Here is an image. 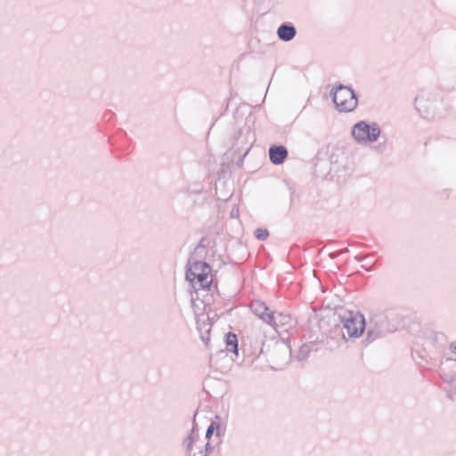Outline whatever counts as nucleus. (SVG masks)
Listing matches in <instances>:
<instances>
[{
    "label": "nucleus",
    "instance_id": "f257e3e1",
    "mask_svg": "<svg viewBox=\"0 0 456 456\" xmlns=\"http://www.w3.org/2000/svg\"><path fill=\"white\" fill-rule=\"evenodd\" d=\"M341 322L342 327L336 326L334 333L338 332V335H341V339L344 341L346 340L344 330L349 338H359L366 327L364 316L360 313L349 312L342 317Z\"/></svg>",
    "mask_w": 456,
    "mask_h": 456
},
{
    "label": "nucleus",
    "instance_id": "f03ea898",
    "mask_svg": "<svg viewBox=\"0 0 456 456\" xmlns=\"http://www.w3.org/2000/svg\"><path fill=\"white\" fill-rule=\"evenodd\" d=\"M351 134L360 144L373 143L380 136L381 129L376 122L360 120L353 126Z\"/></svg>",
    "mask_w": 456,
    "mask_h": 456
},
{
    "label": "nucleus",
    "instance_id": "7ed1b4c3",
    "mask_svg": "<svg viewBox=\"0 0 456 456\" xmlns=\"http://www.w3.org/2000/svg\"><path fill=\"white\" fill-rule=\"evenodd\" d=\"M331 95L332 101L339 111L349 112L357 107V95L350 86L339 84L331 92Z\"/></svg>",
    "mask_w": 456,
    "mask_h": 456
},
{
    "label": "nucleus",
    "instance_id": "20e7f679",
    "mask_svg": "<svg viewBox=\"0 0 456 456\" xmlns=\"http://www.w3.org/2000/svg\"><path fill=\"white\" fill-rule=\"evenodd\" d=\"M393 331L388 317L385 313L372 314L367 326L366 340L371 343Z\"/></svg>",
    "mask_w": 456,
    "mask_h": 456
},
{
    "label": "nucleus",
    "instance_id": "39448f33",
    "mask_svg": "<svg viewBox=\"0 0 456 456\" xmlns=\"http://www.w3.org/2000/svg\"><path fill=\"white\" fill-rule=\"evenodd\" d=\"M436 101V94L428 90H422L415 97V109L418 110V112L422 118L426 119H430L434 117V107Z\"/></svg>",
    "mask_w": 456,
    "mask_h": 456
},
{
    "label": "nucleus",
    "instance_id": "423d86ee",
    "mask_svg": "<svg viewBox=\"0 0 456 456\" xmlns=\"http://www.w3.org/2000/svg\"><path fill=\"white\" fill-rule=\"evenodd\" d=\"M267 356L272 363L281 367L289 360L290 348L283 342L275 341L273 343L272 347L268 349Z\"/></svg>",
    "mask_w": 456,
    "mask_h": 456
},
{
    "label": "nucleus",
    "instance_id": "0eeeda50",
    "mask_svg": "<svg viewBox=\"0 0 456 456\" xmlns=\"http://www.w3.org/2000/svg\"><path fill=\"white\" fill-rule=\"evenodd\" d=\"M292 316L287 313L273 311L267 317V324L273 326L277 332H287L295 326Z\"/></svg>",
    "mask_w": 456,
    "mask_h": 456
},
{
    "label": "nucleus",
    "instance_id": "6e6552de",
    "mask_svg": "<svg viewBox=\"0 0 456 456\" xmlns=\"http://www.w3.org/2000/svg\"><path fill=\"white\" fill-rule=\"evenodd\" d=\"M225 350L217 351L216 354H210V362H216V358L226 354V352H232L238 355V338L237 335L232 332H228L224 336Z\"/></svg>",
    "mask_w": 456,
    "mask_h": 456
},
{
    "label": "nucleus",
    "instance_id": "1a4fd4ad",
    "mask_svg": "<svg viewBox=\"0 0 456 456\" xmlns=\"http://www.w3.org/2000/svg\"><path fill=\"white\" fill-rule=\"evenodd\" d=\"M234 143L232 147H236L237 149L243 148L242 144H249L250 146L255 141V134L251 131L249 126H247L243 129H238L233 135Z\"/></svg>",
    "mask_w": 456,
    "mask_h": 456
},
{
    "label": "nucleus",
    "instance_id": "9d476101",
    "mask_svg": "<svg viewBox=\"0 0 456 456\" xmlns=\"http://www.w3.org/2000/svg\"><path fill=\"white\" fill-rule=\"evenodd\" d=\"M188 269L186 270V279L190 281L191 283H193V276H195L199 273L203 272H211L210 265L202 261H193L191 260L188 261Z\"/></svg>",
    "mask_w": 456,
    "mask_h": 456
},
{
    "label": "nucleus",
    "instance_id": "9b49d317",
    "mask_svg": "<svg viewBox=\"0 0 456 456\" xmlns=\"http://www.w3.org/2000/svg\"><path fill=\"white\" fill-rule=\"evenodd\" d=\"M277 37L283 42H289L297 35L296 27L291 22H283L277 28Z\"/></svg>",
    "mask_w": 456,
    "mask_h": 456
},
{
    "label": "nucleus",
    "instance_id": "f8f14e48",
    "mask_svg": "<svg viewBox=\"0 0 456 456\" xmlns=\"http://www.w3.org/2000/svg\"><path fill=\"white\" fill-rule=\"evenodd\" d=\"M288 150L283 145H272L269 148V159L274 165H281L288 157Z\"/></svg>",
    "mask_w": 456,
    "mask_h": 456
},
{
    "label": "nucleus",
    "instance_id": "ddd939ff",
    "mask_svg": "<svg viewBox=\"0 0 456 456\" xmlns=\"http://www.w3.org/2000/svg\"><path fill=\"white\" fill-rule=\"evenodd\" d=\"M251 311L261 320L267 323V317L271 316L272 312L265 302L254 300L250 304Z\"/></svg>",
    "mask_w": 456,
    "mask_h": 456
},
{
    "label": "nucleus",
    "instance_id": "4468645a",
    "mask_svg": "<svg viewBox=\"0 0 456 456\" xmlns=\"http://www.w3.org/2000/svg\"><path fill=\"white\" fill-rule=\"evenodd\" d=\"M211 272L199 273L193 276V287L199 286L202 289H209L212 283Z\"/></svg>",
    "mask_w": 456,
    "mask_h": 456
},
{
    "label": "nucleus",
    "instance_id": "2eb2a0df",
    "mask_svg": "<svg viewBox=\"0 0 456 456\" xmlns=\"http://www.w3.org/2000/svg\"><path fill=\"white\" fill-rule=\"evenodd\" d=\"M195 441L194 428L191 430V433L183 440L182 446L185 452L186 456H195L192 454V445Z\"/></svg>",
    "mask_w": 456,
    "mask_h": 456
},
{
    "label": "nucleus",
    "instance_id": "dca6fc26",
    "mask_svg": "<svg viewBox=\"0 0 456 456\" xmlns=\"http://www.w3.org/2000/svg\"><path fill=\"white\" fill-rule=\"evenodd\" d=\"M199 330H200V338L201 340L205 343V345L208 346V343H209V340H210V338H209V333H210V327H209V324H205L204 322L199 326Z\"/></svg>",
    "mask_w": 456,
    "mask_h": 456
},
{
    "label": "nucleus",
    "instance_id": "f3484780",
    "mask_svg": "<svg viewBox=\"0 0 456 456\" xmlns=\"http://www.w3.org/2000/svg\"><path fill=\"white\" fill-rule=\"evenodd\" d=\"M215 431H216V436H221L222 430H221L220 424L217 421H212L211 424L208 426V428L206 431V438L209 440Z\"/></svg>",
    "mask_w": 456,
    "mask_h": 456
},
{
    "label": "nucleus",
    "instance_id": "a211bd4d",
    "mask_svg": "<svg viewBox=\"0 0 456 456\" xmlns=\"http://www.w3.org/2000/svg\"><path fill=\"white\" fill-rule=\"evenodd\" d=\"M313 348V345H308V344H303L299 349H298V352H297V358L299 360V361H304L307 358V356L309 355L311 350Z\"/></svg>",
    "mask_w": 456,
    "mask_h": 456
},
{
    "label": "nucleus",
    "instance_id": "6ab92c4d",
    "mask_svg": "<svg viewBox=\"0 0 456 456\" xmlns=\"http://www.w3.org/2000/svg\"><path fill=\"white\" fill-rule=\"evenodd\" d=\"M255 236L259 240H265L269 236V232L266 229L257 228L255 231Z\"/></svg>",
    "mask_w": 456,
    "mask_h": 456
},
{
    "label": "nucleus",
    "instance_id": "aec40b11",
    "mask_svg": "<svg viewBox=\"0 0 456 456\" xmlns=\"http://www.w3.org/2000/svg\"><path fill=\"white\" fill-rule=\"evenodd\" d=\"M372 254H370V255H366V256H361V255H357L354 256V259L357 261V262H362L363 261L364 259H367L368 257L371 256Z\"/></svg>",
    "mask_w": 456,
    "mask_h": 456
},
{
    "label": "nucleus",
    "instance_id": "412c9836",
    "mask_svg": "<svg viewBox=\"0 0 456 456\" xmlns=\"http://www.w3.org/2000/svg\"><path fill=\"white\" fill-rule=\"evenodd\" d=\"M213 451V447L212 445L210 444L209 442H208L206 444H205V447H204V452L205 453H208V452H211Z\"/></svg>",
    "mask_w": 456,
    "mask_h": 456
},
{
    "label": "nucleus",
    "instance_id": "4be33fe9",
    "mask_svg": "<svg viewBox=\"0 0 456 456\" xmlns=\"http://www.w3.org/2000/svg\"><path fill=\"white\" fill-rule=\"evenodd\" d=\"M362 268L368 271V272H371L373 270V265H362Z\"/></svg>",
    "mask_w": 456,
    "mask_h": 456
},
{
    "label": "nucleus",
    "instance_id": "5701e85b",
    "mask_svg": "<svg viewBox=\"0 0 456 456\" xmlns=\"http://www.w3.org/2000/svg\"><path fill=\"white\" fill-rule=\"evenodd\" d=\"M338 256H340V255H339V253H338V251H337V252H333V253H330V257L331 259H335V258H337Z\"/></svg>",
    "mask_w": 456,
    "mask_h": 456
},
{
    "label": "nucleus",
    "instance_id": "b1692460",
    "mask_svg": "<svg viewBox=\"0 0 456 456\" xmlns=\"http://www.w3.org/2000/svg\"><path fill=\"white\" fill-rule=\"evenodd\" d=\"M204 240H205L204 238L200 240V241L198 244V248H205V246L203 244Z\"/></svg>",
    "mask_w": 456,
    "mask_h": 456
},
{
    "label": "nucleus",
    "instance_id": "393cba45",
    "mask_svg": "<svg viewBox=\"0 0 456 456\" xmlns=\"http://www.w3.org/2000/svg\"><path fill=\"white\" fill-rule=\"evenodd\" d=\"M348 251H349L348 248H343V249L339 250L338 253H339V255H342L344 253H347Z\"/></svg>",
    "mask_w": 456,
    "mask_h": 456
},
{
    "label": "nucleus",
    "instance_id": "a878e982",
    "mask_svg": "<svg viewBox=\"0 0 456 456\" xmlns=\"http://www.w3.org/2000/svg\"><path fill=\"white\" fill-rule=\"evenodd\" d=\"M384 148H385V144H383V145L379 144L376 149L379 151H382L384 150Z\"/></svg>",
    "mask_w": 456,
    "mask_h": 456
},
{
    "label": "nucleus",
    "instance_id": "bb28decb",
    "mask_svg": "<svg viewBox=\"0 0 456 456\" xmlns=\"http://www.w3.org/2000/svg\"><path fill=\"white\" fill-rule=\"evenodd\" d=\"M249 149H250V146L246 150L245 153L242 156L243 158L246 157V155L248 153Z\"/></svg>",
    "mask_w": 456,
    "mask_h": 456
},
{
    "label": "nucleus",
    "instance_id": "cd10ccee",
    "mask_svg": "<svg viewBox=\"0 0 456 456\" xmlns=\"http://www.w3.org/2000/svg\"><path fill=\"white\" fill-rule=\"evenodd\" d=\"M236 212H234V209L232 210L231 216L232 217H235Z\"/></svg>",
    "mask_w": 456,
    "mask_h": 456
},
{
    "label": "nucleus",
    "instance_id": "c85d7f7f",
    "mask_svg": "<svg viewBox=\"0 0 456 456\" xmlns=\"http://www.w3.org/2000/svg\"><path fill=\"white\" fill-rule=\"evenodd\" d=\"M236 212H234V209L232 210L231 216L232 217H235Z\"/></svg>",
    "mask_w": 456,
    "mask_h": 456
},
{
    "label": "nucleus",
    "instance_id": "c756f323",
    "mask_svg": "<svg viewBox=\"0 0 456 456\" xmlns=\"http://www.w3.org/2000/svg\"><path fill=\"white\" fill-rule=\"evenodd\" d=\"M264 350H265V345H263L262 348H261V353L264 354Z\"/></svg>",
    "mask_w": 456,
    "mask_h": 456
},
{
    "label": "nucleus",
    "instance_id": "7c9ffc66",
    "mask_svg": "<svg viewBox=\"0 0 456 456\" xmlns=\"http://www.w3.org/2000/svg\"><path fill=\"white\" fill-rule=\"evenodd\" d=\"M453 350H454V353L456 354V346H454V349H453Z\"/></svg>",
    "mask_w": 456,
    "mask_h": 456
},
{
    "label": "nucleus",
    "instance_id": "2f4dec72",
    "mask_svg": "<svg viewBox=\"0 0 456 456\" xmlns=\"http://www.w3.org/2000/svg\"><path fill=\"white\" fill-rule=\"evenodd\" d=\"M203 456H208V453H205Z\"/></svg>",
    "mask_w": 456,
    "mask_h": 456
}]
</instances>
